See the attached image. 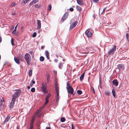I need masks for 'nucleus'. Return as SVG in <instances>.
I'll return each mask as SVG.
<instances>
[{
    "instance_id": "4c0bfd02",
    "label": "nucleus",
    "mask_w": 129,
    "mask_h": 129,
    "mask_svg": "<svg viewBox=\"0 0 129 129\" xmlns=\"http://www.w3.org/2000/svg\"><path fill=\"white\" fill-rule=\"evenodd\" d=\"M15 3H13L10 6V7H12L15 6Z\"/></svg>"
},
{
    "instance_id": "6e6552de",
    "label": "nucleus",
    "mask_w": 129,
    "mask_h": 129,
    "mask_svg": "<svg viewBox=\"0 0 129 129\" xmlns=\"http://www.w3.org/2000/svg\"><path fill=\"white\" fill-rule=\"evenodd\" d=\"M85 33L86 36L88 37H90L92 35L91 32L90 31L89 29H87Z\"/></svg>"
},
{
    "instance_id": "6e6d98bb",
    "label": "nucleus",
    "mask_w": 129,
    "mask_h": 129,
    "mask_svg": "<svg viewBox=\"0 0 129 129\" xmlns=\"http://www.w3.org/2000/svg\"><path fill=\"white\" fill-rule=\"evenodd\" d=\"M47 78H50V76L49 74L47 75Z\"/></svg>"
},
{
    "instance_id": "f3484780",
    "label": "nucleus",
    "mask_w": 129,
    "mask_h": 129,
    "mask_svg": "<svg viewBox=\"0 0 129 129\" xmlns=\"http://www.w3.org/2000/svg\"><path fill=\"white\" fill-rule=\"evenodd\" d=\"M78 4L80 5H82L83 4V2L82 0H76Z\"/></svg>"
},
{
    "instance_id": "f8f14e48",
    "label": "nucleus",
    "mask_w": 129,
    "mask_h": 129,
    "mask_svg": "<svg viewBox=\"0 0 129 129\" xmlns=\"http://www.w3.org/2000/svg\"><path fill=\"white\" fill-rule=\"evenodd\" d=\"M11 117L10 116L9 114L8 115L7 117L6 118L5 120L4 121L3 123L4 124L5 123L8 122Z\"/></svg>"
},
{
    "instance_id": "e2e57ef3",
    "label": "nucleus",
    "mask_w": 129,
    "mask_h": 129,
    "mask_svg": "<svg viewBox=\"0 0 129 129\" xmlns=\"http://www.w3.org/2000/svg\"><path fill=\"white\" fill-rule=\"evenodd\" d=\"M2 41V39L1 37L0 38V43H1Z\"/></svg>"
},
{
    "instance_id": "3c124183",
    "label": "nucleus",
    "mask_w": 129,
    "mask_h": 129,
    "mask_svg": "<svg viewBox=\"0 0 129 129\" xmlns=\"http://www.w3.org/2000/svg\"><path fill=\"white\" fill-rule=\"evenodd\" d=\"M0 101H1V102H4V99H1Z\"/></svg>"
},
{
    "instance_id": "473e14b6",
    "label": "nucleus",
    "mask_w": 129,
    "mask_h": 129,
    "mask_svg": "<svg viewBox=\"0 0 129 129\" xmlns=\"http://www.w3.org/2000/svg\"><path fill=\"white\" fill-rule=\"evenodd\" d=\"M37 35V34L36 32H34L33 34L32 37L34 38Z\"/></svg>"
},
{
    "instance_id": "8fccbe9b",
    "label": "nucleus",
    "mask_w": 129,
    "mask_h": 129,
    "mask_svg": "<svg viewBox=\"0 0 129 129\" xmlns=\"http://www.w3.org/2000/svg\"><path fill=\"white\" fill-rule=\"evenodd\" d=\"M50 78H47V82L48 83L49 82V80H50Z\"/></svg>"
},
{
    "instance_id": "2f4dec72",
    "label": "nucleus",
    "mask_w": 129,
    "mask_h": 129,
    "mask_svg": "<svg viewBox=\"0 0 129 129\" xmlns=\"http://www.w3.org/2000/svg\"><path fill=\"white\" fill-rule=\"evenodd\" d=\"M77 92L79 95L81 94L82 93V91L79 90H78L77 91Z\"/></svg>"
},
{
    "instance_id": "2eb2a0df",
    "label": "nucleus",
    "mask_w": 129,
    "mask_h": 129,
    "mask_svg": "<svg viewBox=\"0 0 129 129\" xmlns=\"http://www.w3.org/2000/svg\"><path fill=\"white\" fill-rule=\"evenodd\" d=\"M112 83L114 85L117 86L118 85V82L116 79H114L112 81Z\"/></svg>"
},
{
    "instance_id": "4be33fe9",
    "label": "nucleus",
    "mask_w": 129,
    "mask_h": 129,
    "mask_svg": "<svg viewBox=\"0 0 129 129\" xmlns=\"http://www.w3.org/2000/svg\"><path fill=\"white\" fill-rule=\"evenodd\" d=\"M112 92L113 94V95L114 98H115V91L114 89H112Z\"/></svg>"
},
{
    "instance_id": "aec40b11",
    "label": "nucleus",
    "mask_w": 129,
    "mask_h": 129,
    "mask_svg": "<svg viewBox=\"0 0 129 129\" xmlns=\"http://www.w3.org/2000/svg\"><path fill=\"white\" fill-rule=\"evenodd\" d=\"M45 54L46 56V57L48 59H50L49 57V53L47 51H45Z\"/></svg>"
},
{
    "instance_id": "0e129e2a",
    "label": "nucleus",
    "mask_w": 129,
    "mask_h": 129,
    "mask_svg": "<svg viewBox=\"0 0 129 129\" xmlns=\"http://www.w3.org/2000/svg\"><path fill=\"white\" fill-rule=\"evenodd\" d=\"M33 51H31L30 52V54H33Z\"/></svg>"
},
{
    "instance_id": "0eeeda50",
    "label": "nucleus",
    "mask_w": 129,
    "mask_h": 129,
    "mask_svg": "<svg viewBox=\"0 0 129 129\" xmlns=\"http://www.w3.org/2000/svg\"><path fill=\"white\" fill-rule=\"evenodd\" d=\"M68 16V12H66L61 18L62 21H64L67 18Z\"/></svg>"
},
{
    "instance_id": "a878e982",
    "label": "nucleus",
    "mask_w": 129,
    "mask_h": 129,
    "mask_svg": "<svg viewBox=\"0 0 129 129\" xmlns=\"http://www.w3.org/2000/svg\"><path fill=\"white\" fill-rule=\"evenodd\" d=\"M44 58L43 57L41 56L40 57V60L41 61H43L44 60Z\"/></svg>"
},
{
    "instance_id": "412c9836",
    "label": "nucleus",
    "mask_w": 129,
    "mask_h": 129,
    "mask_svg": "<svg viewBox=\"0 0 129 129\" xmlns=\"http://www.w3.org/2000/svg\"><path fill=\"white\" fill-rule=\"evenodd\" d=\"M76 8L77 10L79 11H82V9L81 8L78 6H76Z\"/></svg>"
},
{
    "instance_id": "13d9d810",
    "label": "nucleus",
    "mask_w": 129,
    "mask_h": 129,
    "mask_svg": "<svg viewBox=\"0 0 129 129\" xmlns=\"http://www.w3.org/2000/svg\"><path fill=\"white\" fill-rule=\"evenodd\" d=\"M16 128H17V129H20L19 126H17L16 127Z\"/></svg>"
},
{
    "instance_id": "393cba45",
    "label": "nucleus",
    "mask_w": 129,
    "mask_h": 129,
    "mask_svg": "<svg viewBox=\"0 0 129 129\" xmlns=\"http://www.w3.org/2000/svg\"><path fill=\"white\" fill-rule=\"evenodd\" d=\"M14 104L11 103L9 107L10 109H11L14 106Z\"/></svg>"
},
{
    "instance_id": "79ce46f5",
    "label": "nucleus",
    "mask_w": 129,
    "mask_h": 129,
    "mask_svg": "<svg viewBox=\"0 0 129 129\" xmlns=\"http://www.w3.org/2000/svg\"><path fill=\"white\" fill-rule=\"evenodd\" d=\"M69 10L70 11L72 12L74 11V9L73 8H70Z\"/></svg>"
},
{
    "instance_id": "bf43d9fd",
    "label": "nucleus",
    "mask_w": 129,
    "mask_h": 129,
    "mask_svg": "<svg viewBox=\"0 0 129 129\" xmlns=\"http://www.w3.org/2000/svg\"><path fill=\"white\" fill-rule=\"evenodd\" d=\"M106 9V8H104V9H103V12L105 11Z\"/></svg>"
},
{
    "instance_id": "ddd939ff",
    "label": "nucleus",
    "mask_w": 129,
    "mask_h": 129,
    "mask_svg": "<svg viewBox=\"0 0 129 129\" xmlns=\"http://www.w3.org/2000/svg\"><path fill=\"white\" fill-rule=\"evenodd\" d=\"M51 94H48V95L45 98L46 102L45 103L44 105L45 106L49 102V98Z\"/></svg>"
},
{
    "instance_id": "ea45409f",
    "label": "nucleus",
    "mask_w": 129,
    "mask_h": 129,
    "mask_svg": "<svg viewBox=\"0 0 129 129\" xmlns=\"http://www.w3.org/2000/svg\"><path fill=\"white\" fill-rule=\"evenodd\" d=\"M12 33L13 34H14L15 35H16L17 32H16V31L14 30L12 32Z\"/></svg>"
},
{
    "instance_id": "c85d7f7f",
    "label": "nucleus",
    "mask_w": 129,
    "mask_h": 129,
    "mask_svg": "<svg viewBox=\"0 0 129 129\" xmlns=\"http://www.w3.org/2000/svg\"><path fill=\"white\" fill-rule=\"evenodd\" d=\"M29 0H23L21 3H23L24 5H25L29 1Z\"/></svg>"
},
{
    "instance_id": "5701e85b",
    "label": "nucleus",
    "mask_w": 129,
    "mask_h": 129,
    "mask_svg": "<svg viewBox=\"0 0 129 129\" xmlns=\"http://www.w3.org/2000/svg\"><path fill=\"white\" fill-rule=\"evenodd\" d=\"M32 71L30 69L29 70L28 74L29 76L30 77H31L32 75Z\"/></svg>"
},
{
    "instance_id": "a18cd8bd",
    "label": "nucleus",
    "mask_w": 129,
    "mask_h": 129,
    "mask_svg": "<svg viewBox=\"0 0 129 129\" xmlns=\"http://www.w3.org/2000/svg\"><path fill=\"white\" fill-rule=\"evenodd\" d=\"M40 6H39V5H36L35 6V7L37 8H39L40 7Z\"/></svg>"
},
{
    "instance_id": "7ed1b4c3",
    "label": "nucleus",
    "mask_w": 129,
    "mask_h": 129,
    "mask_svg": "<svg viewBox=\"0 0 129 129\" xmlns=\"http://www.w3.org/2000/svg\"><path fill=\"white\" fill-rule=\"evenodd\" d=\"M25 59L26 60L28 64V65H30L31 63V58L29 54L26 53L25 54Z\"/></svg>"
},
{
    "instance_id": "9b49d317",
    "label": "nucleus",
    "mask_w": 129,
    "mask_h": 129,
    "mask_svg": "<svg viewBox=\"0 0 129 129\" xmlns=\"http://www.w3.org/2000/svg\"><path fill=\"white\" fill-rule=\"evenodd\" d=\"M117 67L119 70H123L124 69V65L123 64H118L117 65Z\"/></svg>"
},
{
    "instance_id": "a211bd4d",
    "label": "nucleus",
    "mask_w": 129,
    "mask_h": 129,
    "mask_svg": "<svg viewBox=\"0 0 129 129\" xmlns=\"http://www.w3.org/2000/svg\"><path fill=\"white\" fill-rule=\"evenodd\" d=\"M14 60L15 62L18 64L20 63V61L18 58L16 57H15L14 58Z\"/></svg>"
},
{
    "instance_id": "de8ad7c7",
    "label": "nucleus",
    "mask_w": 129,
    "mask_h": 129,
    "mask_svg": "<svg viewBox=\"0 0 129 129\" xmlns=\"http://www.w3.org/2000/svg\"><path fill=\"white\" fill-rule=\"evenodd\" d=\"M31 82H32V84H34L35 83V82L33 81V80H32Z\"/></svg>"
},
{
    "instance_id": "39448f33",
    "label": "nucleus",
    "mask_w": 129,
    "mask_h": 129,
    "mask_svg": "<svg viewBox=\"0 0 129 129\" xmlns=\"http://www.w3.org/2000/svg\"><path fill=\"white\" fill-rule=\"evenodd\" d=\"M37 115L36 114H34V115L30 121V126L29 129H33V123L34 120H35L36 116Z\"/></svg>"
},
{
    "instance_id": "774afa93",
    "label": "nucleus",
    "mask_w": 129,
    "mask_h": 129,
    "mask_svg": "<svg viewBox=\"0 0 129 129\" xmlns=\"http://www.w3.org/2000/svg\"><path fill=\"white\" fill-rule=\"evenodd\" d=\"M30 88V86H28L27 87V88L28 89H29Z\"/></svg>"
},
{
    "instance_id": "bb28decb",
    "label": "nucleus",
    "mask_w": 129,
    "mask_h": 129,
    "mask_svg": "<svg viewBox=\"0 0 129 129\" xmlns=\"http://www.w3.org/2000/svg\"><path fill=\"white\" fill-rule=\"evenodd\" d=\"M60 120L61 122H63L65 121L66 119L64 117H62L61 118Z\"/></svg>"
},
{
    "instance_id": "6ab92c4d",
    "label": "nucleus",
    "mask_w": 129,
    "mask_h": 129,
    "mask_svg": "<svg viewBox=\"0 0 129 129\" xmlns=\"http://www.w3.org/2000/svg\"><path fill=\"white\" fill-rule=\"evenodd\" d=\"M19 58L20 60L22 61L23 60V56L21 54H19L18 55Z\"/></svg>"
},
{
    "instance_id": "c03bdc74",
    "label": "nucleus",
    "mask_w": 129,
    "mask_h": 129,
    "mask_svg": "<svg viewBox=\"0 0 129 129\" xmlns=\"http://www.w3.org/2000/svg\"><path fill=\"white\" fill-rule=\"evenodd\" d=\"M34 4H35V3H34V2H33V1L30 3V5H33Z\"/></svg>"
},
{
    "instance_id": "09e8293b",
    "label": "nucleus",
    "mask_w": 129,
    "mask_h": 129,
    "mask_svg": "<svg viewBox=\"0 0 129 129\" xmlns=\"http://www.w3.org/2000/svg\"><path fill=\"white\" fill-rule=\"evenodd\" d=\"M42 109L43 108H41L38 109V110L39 111H40V112L42 110Z\"/></svg>"
},
{
    "instance_id": "f257e3e1",
    "label": "nucleus",
    "mask_w": 129,
    "mask_h": 129,
    "mask_svg": "<svg viewBox=\"0 0 129 129\" xmlns=\"http://www.w3.org/2000/svg\"><path fill=\"white\" fill-rule=\"evenodd\" d=\"M15 92L13 95L11 103L14 104L15 102L21 94V91L20 89H16L15 90Z\"/></svg>"
},
{
    "instance_id": "4d7b16f0",
    "label": "nucleus",
    "mask_w": 129,
    "mask_h": 129,
    "mask_svg": "<svg viewBox=\"0 0 129 129\" xmlns=\"http://www.w3.org/2000/svg\"><path fill=\"white\" fill-rule=\"evenodd\" d=\"M92 16L93 17H94V18H95V14H93V15Z\"/></svg>"
},
{
    "instance_id": "b1692460",
    "label": "nucleus",
    "mask_w": 129,
    "mask_h": 129,
    "mask_svg": "<svg viewBox=\"0 0 129 129\" xmlns=\"http://www.w3.org/2000/svg\"><path fill=\"white\" fill-rule=\"evenodd\" d=\"M63 63L62 62H60L59 63V68L60 69H61L62 66H63Z\"/></svg>"
},
{
    "instance_id": "c756f323",
    "label": "nucleus",
    "mask_w": 129,
    "mask_h": 129,
    "mask_svg": "<svg viewBox=\"0 0 129 129\" xmlns=\"http://www.w3.org/2000/svg\"><path fill=\"white\" fill-rule=\"evenodd\" d=\"M126 38L127 40H128V42H129V35L127 33L126 34Z\"/></svg>"
},
{
    "instance_id": "7c9ffc66",
    "label": "nucleus",
    "mask_w": 129,
    "mask_h": 129,
    "mask_svg": "<svg viewBox=\"0 0 129 129\" xmlns=\"http://www.w3.org/2000/svg\"><path fill=\"white\" fill-rule=\"evenodd\" d=\"M59 92H58V93H56V94H57L56 101H58L59 100Z\"/></svg>"
},
{
    "instance_id": "f03ea898",
    "label": "nucleus",
    "mask_w": 129,
    "mask_h": 129,
    "mask_svg": "<svg viewBox=\"0 0 129 129\" xmlns=\"http://www.w3.org/2000/svg\"><path fill=\"white\" fill-rule=\"evenodd\" d=\"M67 90L68 92L69 93H70L72 94H73L74 89L73 87L70 85L69 83L68 82L67 83Z\"/></svg>"
},
{
    "instance_id": "052dcab7",
    "label": "nucleus",
    "mask_w": 129,
    "mask_h": 129,
    "mask_svg": "<svg viewBox=\"0 0 129 129\" xmlns=\"http://www.w3.org/2000/svg\"><path fill=\"white\" fill-rule=\"evenodd\" d=\"M17 27V25H16L15 26V29H14V30H15L16 31V29Z\"/></svg>"
},
{
    "instance_id": "58836bf2",
    "label": "nucleus",
    "mask_w": 129,
    "mask_h": 129,
    "mask_svg": "<svg viewBox=\"0 0 129 129\" xmlns=\"http://www.w3.org/2000/svg\"><path fill=\"white\" fill-rule=\"evenodd\" d=\"M40 112V111H39V110H38L34 114H36L37 115V114H38Z\"/></svg>"
},
{
    "instance_id": "20e7f679",
    "label": "nucleus",
    "mask_w": 129,
    "mask_h": 129,
    "mask_svg": "<svg viewBox=\"0 0 129 129\" xmlns=\"http://www.w3.org/2000/svg\"><path fill=\"white\" fill-rule=\"evenodd\" d=\"M112 47L110 49L108 52V54L109 55H112L114 54L115 51L116 50V45H113Z\"/></svg>"
},
{
    "instance_id": "a19ab883",
    "label": "nucleus",
    "mask_w": 129,
    "mask_h": 129,
    "mask_svg": "<svg viewBox=\"0 0 129 129\" xmlns=\"http://www.w3.org/2000/svg\"><path fill=\"white\" fill-rule=\"evenodd\" d=\"M72 127L71 129H75V127L74 126V125L73 124H72Z\"/></svg>"
},
{
    "instance_id": "603ef678",
    "label": "nucleus",
    "mask_w": 129,
    "mask_h": 129,
    "mask_svg": "<svg viewBox=\"0 0 129 129\" xmlns=\"http://www.w3.org/2000/svg\"><path fill=\"white\" fill-rule=\"evenodd\" d=\"M46 129H51V128L50 127H47Z\"/></svg>"
},
{
    "instance_id": "c9c22d12",
    "label": "nucleus",
    "mask_w": 129,
    "mask_h": 129,
    "mask_svg": "<svg viewBox=\"0 0 129 129\" xmlns=\"http://www.w3.org/2000/svg\"><path fill=\"white\" fill-rule=\"evenodd\" d=\"M31 91L32 92H34L35 91V88L33 87L31 88Z\"/></svg>"
},
{
    "instance_id": "49530a36",
    "label": "nucleus",
    "mask_w": 129,
    "mask_h": 129,
    "mask_svg": "<svg viewBox=\"0 0 129 129\" xmlns=\"http://www.w3.org/2000/svg\"><path fill=\"white\" fill-rule=\"evenodd\" d=\"M39 0H33V1L34 2V3L35 4L37 2H38Z\"/></svg>"
},
{
    "instance_id": "338daca9",
    "label": "nucleus",
    "mask_w": 129,
    "mask_h": 129,
    "mask_svg": "<svg viewBox=\"0 0 129 129\" xmlns=\"http://www.w3.org/2000/svg\"><path fill=\"white\" fill-rule=\"evenodd\" d=\"M44 47V46H42L41 47V49H43Z\"/></svg>"
},
{
    "instance_id": "69168bd1",
    "label": "nucleus",
    "mask_w": 129,
    "mask_h": 129,
    "mask_svg": "<svg viewBox=\"0 0 129 129\" xmlns=\"http://www.w3.org/2000/svg\"><path fill=\"white\" fill-rule=\"evenodd\" d=\"M2 104L1 103V104H0V109H1L2 108Z\"/></svg>"
},
{
    "instance_id": "864d4df0",
    "label": "nucleus",
    "mask_w": 129,
    "mask_h": 129,
    "mask_svg": "<svg viewBox=\"0 0 129 129\" xmlns=\"http://www.w3.org/2000/svg\"><path fill=\"white\" fill-rule=\"evenodd\" d=\"M58 60L57 59H55L54 60V61L55 62H58Z\"/></svg>"
},
{
    "instance_id": "37998d69",
    "label": "nucleus",
    "mask_w": 129,
    "mask_h": 129,
    "mask_svg": "<svg viewBox=\"0 0 129 129\" xmlns=\"http://www.w3.org/2000/svg\"><path fill=\"white\" fill-rule=\"evenodd\" d=\"M92 1L94 3H98L99 1V0H92Z\"/></svg>"
},
{
    "instance_id": "72a5a7b5",
    "label": "nucleus",
    "mask_w": 129,
    "mask_h": 129,
    "mask_svg": "<svg viewBox=\"0 0 129 129\" xmlns=\"http://www.w3.org/2000/svg\"><path fill=\"white\" fill-rule=\"evenodd\" d=\"M11 43L12 45L13 46L14 45V41L13 38H12L11 39Z\"/></svg>"
},
{
    "instance_id": "1a4fd4ad",
    "label": "nucleus",
    "mask_w": 129,
    "mask_h": 129,
    "mask_svg": "<svg viewBox=\"0 0 129 129\" xmlns=\"http://www.w3.org/2000/svg\"><path fill=\"white\" fill-rule=\"evenodd\" d=\"M78 23V22L76 21L74 22H73L72 24L70 25V29H72L73 28H74L77 25Z\"/></svg>"
},
{
    "instance_id": "9d476101",
    "label": "nucleus",
    "mask_w": 129,
    "mask_h": 129,
    "mask_svg": "<svg viewBox=\"0 0 129 129\" xmlns=\"http://www.w3.org/2000/svg\"><path fill=\"white\" fill-rule=\"evenodd\" d=\"M54 86L55 89V91L56 93H58L59 92V88L58 86V85L57 82H55L54 84Z\"/></svg>"
},
{
    "instance_id": "f704fd0d",
    "label": "nucleus",
    "mask_w": 129,
    "mask_h": 129,
    "mask_svg": "<svg viewBox=\"0 0 129 129\" xmlns=\"http://www.w3.org/2000/svg\"><path fill=\"white\" fill-rule=\"evenodd\" d=\"M105 94L107 95H110L109 92V91H106L105 93Z\"/></svg>"
},
{
    "instance_id": "5fc2aeb1",
    "label": "nucleus",
    "mask_w": 129,
    "mask_h": 129,
    "mask_svg": "<svg viewBox=\"0 0 129 129\" xmlns=\"http://www.w3.org/2000/svg\"><path fill=\"white\" fill-rule=\"evenodd\" d=\"M33 84H32V82H30V83L29 84V85L31 87H32V85H33Z\"/></svg>"
},
{
    "instance_id": "e433bc0d",
    "label": "nucleus",
    "mask_w": 129,
    "mask_h": 129,
    "mask_svg": "<svg viewBox=\"0 0 129 129\" xmlns=\"http://www.w3.org/2000/svg\"><path fill=\"white\" fill-rule=\"evenodd\" d=\"M91 90L92 92L94 94H95V91L93 87H91Z\"/></svg>"
},
{
    "instance_id": "4468645a",
    "label": "nucleus",
    "mask_w": 129,
    "mask_h": 129,
    "mask_svg": "<svg viewBox=\"0 0 129 129\" xmlns=\"http://www.w3.org/2000/svg\"><path fill=\"white\" fill-rule=\"evenodd\" d=\"M37 21L38 25L37 29H39L41 28V22L39 20H37Z\"/></svg>"
},
{
    "instance_id": "680f3d73",
    "label": "nucleus",
    "mask_w": 129,
    "mask_h": 129,
    "mask_svg": "<svg viewBox=\"0 0 129 129\" xmlns=\"http://www.w3.org/2000/svg\"><path fill=\"white\" fill-rule=\"evenodd\" d=\"M41 116V114H39V115H38V116L39 117H40Z\"/></svg>"
},
{
    "instance_id": "dca6fc26",
    "label": "nucleus",
    "mask_w": 129,
    "mask_h": 129,
    "mask_svg": "<svg viewBox=\"0 0 129 129\" xmlns=\"http://www.w3.org/2000/svg\"><path fill=\"white\" fill-rule=\"evenodd\" d=\"M85 72H84L80 76V81H82L84 77Z\"/></svg>"
},
{
    "instance_id": "cd10ccee",
    "label": "nucleus",
    "mask_w": 129,
    "mask_h": 129,
    "mask_svg": "<svg viewBox=\"0 0 129 129\" xmlns=\"http://www.w3.org/2000/svg\"><path fill=\"white\" fill-rule=\"evenodd\" d=\"M48 10L49 11H50L51 8V5H48Z\"/></svg>"
},
{
    "instance_id": "423d86ee",
    "label": "nucleus",
    "mask_w": 129,
    "mask_h": 129,
    "mask_svg": "<svg viewBox=\"0 0 129 129\" xmlns=\"http://www.w3.org/2000/svg\"><path fill=\"white\" fill-rule=\"evenodd\" d=\"M47 87V84L46 83L42 84V86L41 88L42 91L45 92H47L46 90V88Z\"/></svg>"
}]
</instances>
